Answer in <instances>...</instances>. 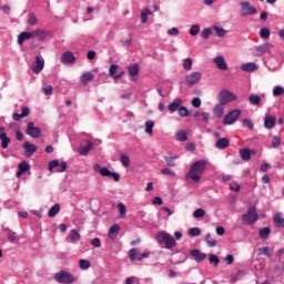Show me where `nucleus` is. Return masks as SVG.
I'll return each instance as SVG.
<instances>
[{
  "instance_id": "obj_1",
  "label": "nucleus",
  "mask_w": 284,
  "mask_h": 284,
  "mask_svg": "<svg viewBox=\"0 0 284 284\" xmlns=\"http://www.w3.org/2000/svg\"><path fill=\"white\" fill-rule=\"evenodd\" d=\"M207 170V161L200 160L192 164L190 171L186 174V181H192L193 183H200L203 172Z\"/></svg>"
},
{
  "instance_id": "obj_2",
  "label": "nucleus",
  "mask_w": 284,
  "mask_h": 284,
  "mask_svg": "<svg viewBox=\"0 0 284 284\" xmlns=\"http://www.w3.org/2000/svg\"><path fill=\"white\" fill-rule=\"evenodd\" d=\"M155 241L159 243V245H163L165 250H174V247H176V240H174L173 236L165 231L158 232Z\"/></svg>"
},
{
  "instance_id": "obj_3",
  "label": "nucleus",
  "mask_w": 284,
  "mask_h": 284,
  "mask_svg": "<svg viewBox=\"0 0 284 284\" xmlns=\"http://www.w3.org/2000/svg\"><path fill=\"white\" fill-rule=\"evenodd\" d=\"M203 79V73L201 71L191 72L185 77V84L187 88H194Z\"/></svg>"
},
{
  "instance_id": "obj_4",
  "label": "nucleus",
  "mask_w": 284,
  "mask_h": 284,
  "mask_svg": "<svg viewBox=\"0 0 284 284\" xmlns=\"http://www.w3.org/2000/svg\"><path fill=\"white\" fill-rule=\"evenodd\" d=\"M94 171L99 172L101 174V176H108L113 179V181L119 182L121 181V175L119 173H112L110 170H108V168L105 166H101L99 164H97L94 166Z\"/></svg>"
},
{
  "instance_id": "obj_5",
  "label": "nucleus",
  "mask_w": 284,
  "mask_h": 284,
  "mask_svg": "<svg viewBox=\"0 0 284 284\" xmlns=\"http://www.w3.org/2000/svg\"><path fill=\"white\" fill-rule=\"evenodd\" d=\"M241 116V110L235 109L231 112H229L224 118H223V124L224 125H233V123H236V120Z\"/></svg>"
},
{
  "instance_id": "obj_6",
  "label": "nucleus",
  "mask_w": 284,
  "mask_h": 284,
  "mask_svg": "<svg viewBox=\"0 0 284 284\" xmlns=\"http://www.w3.org/2000/svg\"><path fill=\"white\" fill-rule=\"evenodd\" d=\"M236 99V95L227 90H223L220 93V103L223 105H227V103H232Z\"/></svg>"
},
{
  "instance_id": "obj_7",
  "label": "nucleus",
  "mask_w": 284,
  "mask_h": 284,
  "mask_svg": "<svg viewBox=\"0 0 284 284\" xmlns=\"http://www.w3.org/2000/svg\"><path fill=\"white\" fill-rule=\"evenodd\" d=\"M150 256V252H144L141 254L139 250L136 248H131L129 251V258L130 261H141L142 258H148Z\"/></svg>"
},
{
  "instance_id": "obj_8",
  "label": "nucleus",
  "mask_w": 284,
  "mask_h": 284,
  "mask_svg": "<svg viewBox=\"0 0 284 284\" xmlns=\"http://www.w3.org/2000/svg\"><path fill=\"white\" fill-rule=\"evenodd\" d=\"M68 164L65 162L59 163V160H53L49 163V172H65Z\"/></svg>"
},
{
  "instance_id": "obj_9",
  "label": "nucleus",
  "mask_w": 284,
  "mask_h": 284,
  "mask_svg": "<svg viewBox=\"0 0 284 284\" xmlns=\"http://www.w3.org/2000/svg\"><path fill=\"white\" fill-rule=\"evenodd\" d=\"M55 281H58V283H72L74 281V276H72V274L68 273V272H61L55 274Z\"/></svg>"
},
{
  "instance_id": "obj_10",
  "label": "nucleus",
  "mask_w": 284,
  "mask_h": 284,
  "mask_svg": "<svg viewBox=\"0 0 284 284\" xmlns=\"http://www.w3.org/2000/svg\"><path fill=\"white\" fill-rule=\"evenodd\" d=\"M27 134L32 139H39L41 136V129L34 126V123L29 122L27 128Z\"/></svg>"
},
{
  "instance_id": "obj_11",
  "label": "nucleus",
  "mask_w": 284,
  "mask_h": 284,
  "mask_svg": "<svg viewBox=\"0 0 284 284\" xmlns=\"http://www.w3.org/2000/svg\"><path fill=\"white\" fill-rule=\"evenodd\" d=\"M270 48H272V45L267 43L255 47L254 48L255 57H263V54H267V52H270Z\"/></svg>"
},
{
  "instance_id": "obj_12",
  "label": "nucleus",
  "mask_w": 284,
  "mask_h": 284,
  "mask_svg": "<svg viewBox=\"0 0 284 284\" xmlns=\"http://www.w3.org/2000/svg\"><path fill=\"white\" fill-rule=\"evenodd\" d=\"M223 114H225V104L220 102L213 108V116H215V119H223Z\"/></svg>"
},
{
  "instance_id": "obj_13",
  "label": "nucleus",
  "mask_w": 284,
  "mask_h": 284,
  "mask_svg": "<svg viewBox=\"0 0 284 284\" xmlns=\"http://www.w3.org/2000/svg\"><path fill=\"white\" fill-rule=\"evenodd\" d=\"M81 234L77 230H71L67 236V243H79Z\"/></svg>"
},
{
  "instance_id": "obj_14",
  "label": "nucleus",
  "mask_w": 284,
  "mask_h": 284,
  "mask_svg": "<svg viewBox=\"0 0 284 284\" xmlns=\"http://www.w3.org/2000/svg\"><path fill=\"white\" fill-rule=\"evenodd\" d=\"M23 149H24V156H32L34 152H37V144H32L30 142H24L23 143Z\"/></svg>"
},
{
  "instance_id": "obj_15",
  "label": "nucleus",
  "mask_w": 284,
  "mask_h": 284,
  "mask_svg": "<svg viewBox=\"0 0 284 284\" xmlns=\"http://www.w3.org/2000/svg\"><path fill=\"white\" fill-rule=\"evenodd\" d=\"M44 65H45V62L43 60H41V58L39 55H37L36 61L32 64V70H33V72L39 74V72H41V70H43Z\"/></svg>"
},
{
  "instance_id": "obj_16",
  "label": "nucleus",
  "mask_w": 284,
  "mask_h": 284,
  "mask_svg": "<svg viewBox=\"0 0 284 284\" xmlns=\"http://www.w3.org/2000/svg\"><path fill=\"white\" fill-rule=\"evenodd\" d=\"M276 125V118L273 115H265L264 118V126L266 130H272Z\"/></svg>"
},
{
  "instance_id": "obj_17",
  "label": "nucleus",
  "mask_w": 284,
  "mask_h": 284,
  "mask_svg": "<svg viewBox=\"0 0 284 284\" xmlns=\"http://www.w3.org/2000/svg\"><path fill=\"white\" fill-rule=\"evenodd\" d=\"M29 170H30V164H28V162L26 161H22L18 165V172H17L18 179H21V175L26 174V172H28Z\"/></svg>"
},
{
  "instance_id": "obj_18",
  "label": "nucleus",
  "mask_w": 284,
  "mask_h": 284,
  "mask_svg": "<svg viewBox=\"0 0 284 284\" xmlns=\"http://www.w3.org/2000/svg\"><path fill=\"white\" fill-rule=\"evenodd\" d=\"M191 256L194 257V261H196V263H201L202 261H205V258L207 257L205 253H201V251L199 250H192Z\"/></svg>"
},
{
  "instance_id": "obj_19",
  "label": "nucleus",
  "mask_w": 284,
  "mask_h": 284,
  "mask_svg": "<svg viewBox=\"0 0 284 284\" xmlns=\"http://www.w3.org/2000/svg\"><path fill=\"white\" fill-rule=\"evenodd\" d=\"M181 105H183V100H181L180 98H176L173 100V102L169 104L168 108L170 112H176V110H179Z\"/></svg>"
},
{
  "instance_id": "obj_20",
  "label": "nucleus",
  "mask_w": 284,
  "mask_h": 284,
  "mask_svg": "<svg viewBox=\"0 0 284 284\" xmlns=\"http://www.w3.org/2000/svg\"><path fill=\"white\" fill-rule=\"evenodd\" d=\"M34 38V33L32 32H21L18 37V43L19 45H23L24 41H28L29 39Z\"/></svg>"
},
{
  "instance_id": "obj_21",
  "label": "nucleus",
  "mask_w": 284,
  "mask_h": 284,
  "mask_svg": "<svg viewBox=\"0 0 284 284\" xmlns=\"http://www.w3.org/2000/svg\"><path fill=\"white\" fill-rule=\"evenodd\" d=\"M30 115V109L28 106H22V113H13L14 121H21V119H26V116Z\"/></svg>"
},
{
  "instance_id": "obj_22",
  "label": "nucleus",
  "mask_w": 284,
  "mask_h": 284,
  "mask_svg": "<svg viewBox=\"0 0 284 284\" xmlns=\"http://www.w3.org/2000/svg\"><path fill=\"white\" fill-rule=\"evenodd\" d=\"M116 70H119V65L112 64L109 69L110 77H113V79H121L123 74H125V72L122 71L119 74H116Z\"/></svg>"
},
{
  "instance_id": "obj_23",
  "label": "nucleus",
  "mask_w": 284,
  "mask_h": 284,
  "mask_svg": "<svg viewBox=\"0 0 284 284\" xmlns=\"http://www.w3.org/2000/svg\"><path fill=\"white\" fill-rule=\"evenodd\" d=\"M214 63L219 68V70H227V62H225V59L223 57H216L214 59Z\"/></svg>"
},
{
  "instance_id": "obj_24",
  "label": "nucleus",
  "mask_w": 284,
  "mask_h": 284,
  "mask_svg": "<svg viewBox=\"0 0 284 284\" xmlns=\"http://www.w3.org/2000/svg\"><path fill=\"white\" fill-rule=\"evenodd\" d=\"M215 148H217V150H225V148H230V140H227L226 138L217 140L215 142Z\"/></svg>"
},
{
  "instance_id": "obj_25",
  "label": "nucleus",
  "mask_w": 284,
  "mask_h": 284,
  "mask_svg": "<svg viewBox=\"0 0 284 284\" xmlns=\"http://www.w3.org/2000/svg\"><path fill=\"white\" fill-rule=\"evenodd\" d=\"M120 230H121V227L119 226V224L112 225L109 230V239H111V241H114V239H116Z\"/></svg>"
},
{
  "instance_id": "obj_26",
  "label": "nucleus",
  "mask_w": 284,
  "mask_h": 284,
  "mask_svg": "<svg viewBox=\"0 0 284 284\" xmlns=\"http://www.w3.org/2000/svg\"><path fill=\"white\" fill-rule=\"evenodd\" d=\"M272 248L268 246L261 247L257 250L258 256H266L267 258H272Z\"/></svg>"
},
{
  "instance_id": "obj_27",
  "label": "nucleus",
  "mask_w": 284,
  "mask_h": 284,
  "mask_svg": "<svg viewBox=\"0 0 284 284\" xmlns=\"http://www.w3.org/2000/svg\"><path fill=\"white\" fill-rule=\"evenodd\" d=\"M93 80H94V74H92L91 72H85L81 77V83H83V85H88V83H90V81H93Z\"/></svg>"
},
{
  "instance_id": "obj_28",
  "label": "nucleus",
  "mask_w": 284,
  "mask_h": 284,
  "mask_svg": "<svg viewBox=\"0 0 284 284\" xmlns=\"http://www.w3.org/2000/svg\"><path fill=\"white\" fill-rule=\"evenodd\" d=\"M276 227H284L283 213H276L273 219Z\"/></svg>"
},
{
  "instance_id": "obj_29",
  "label": "nucleus",
  "mask_w": 284,
  "mask_h": 284,
  "mask_svg": "<svg viewBox=\"0 0 284 284\" xmlns=\"http://www.w3.org/2000/svg\"><path fill=\"white\" fill-rule=\"evenodd\" d=\"M62 63H74V54L72 52H65L61 57Z\"/></svg>"
},
{
  "instance_id": "obj_30",
  "label": "nucleus",
  "mask_w": 284,
  "mask_h": 284,
  "mask_svg": "<svg viewBox=\"0 0 284 284\" xmlns=\"http://www.w3.org/2000/svg\"><path fill=\"white\" fill-rule=\"evenodd\" d=\"M260 239L267 240L270 239V234H272V229L263 227L258 231Z\"/></svg>"
},
{
  "instance_id": "obj_31",
  "label": "nucleus",
  "mask_w": 284,
  "mask_h": 284,
  "mask_svg": "<svg viewBox=\"0 0 284 284\" xmlns=\"http://www.w3.org/2000/svg\"><path fill=\"white\" fill-rule=\"evenodd\" d=\"M258 221V213H256V207H250V223H256Z\"/></svg>"
},
{
  "instance_id": "obj_32",
  "label": "nucleus",
  "mask_w": 284,
  "mask_h": 284,
  "mask_svg": "<svg viewBox=\"0 0 284 284\" xmlns=\"http://www.w3.org/2000/svg\"><path fill=\"white\" fill-rule=\"evenodd\" d=\"M90 150H92V142H88L85 146H81L79 152L80 154H82L83 156L88 155V153L90 152Z\"/></svg>"
},
{
  "instance_id": "obj_33",
  "label": "nucleus",
  "mask_w": 284,
  "mask_h": 284,
  "mask_svg": "<svg viewBox=\"0 0 284 284\" xmlns=\"http://www.w3.org/2000/svg\"><path fill=\"white\" fill-rule=\"evenodd\" d=\"M194 116L197 118V116H202V121L204 123H210V113L207 112H195L194 113Z\"/></svg>"
},
{
  "instance_id": "obj_34",
  "label": "nucleus",
  "mask_w": 284,
  "mask_h": 284,
  "mask_svg": "<svg viewBox=\"0 0 284 284\" xmlns=\"http://www.w3.org/2000/svg\"><path fill=\"white\" fill-rule=\"evenodd\" d=\"M128 70H129V74H131L132 77H136V74H139V64L133 63L129 65Z\"/></svg>"
},
{
  "instance_id": "obj_35",
  "label": "nucleus",
  "mask_w": 284,
  "mask_h": 284,
  "mask_svg": "<svg viewBox=\"0 0 284 284\" xmlns=\"http://www.w3.org/2000/svg\"><path fill=\"white\" fill-rule=\"evenodd\" d=\"M176 141H187V133L183 130H180L175 134Z\"/></svg>"
},
{
  "instance_id": "obj_36",
  "label": "nucleus",
  "mask_w": 284,
  "mask_h": 284,
  "mask_svg": "<svg viewBox=\"0 0 284 284\" xmlns=\"http://www.w3.org/2000/svg\"><path fill=\"white\" fill-rule=\"evenodd\" d=\"M59 212H61V206L59 204H55L49 210V216H57Z\"/></svg>"
},
{
  "instance_id": "obj_37",
  "label": "nucleus",
  "mask_w": 284,
  "mask_h": 284,
  "mask_svg": "<svg viewBox=\"0 0 284 284\" xmlns=\"http://www.w3.org/2000/svg\"><path fill=\"white\" fill-rule=\"evenodd\" d=\"M118 210L120 212V217L125 219V215L128 214V209L125 207V204L119 203L118 204Z\"/></svg>"
},
{
  "instance_id": "obj_38",
  "label": "nucleus",
  "mask_w": 284,
  "mask_h": 284,
  "mask_svg": "<svg viewBox=\"0 0 284 284\" xmlns=\"http://www.w3.org/2000/svg\"><path fill=\"white\" fill-rule=\"evenodd\" d=\"M250 103H252V105H261V97H258L257 94H251Z\"/></svg>"
},
{
  "instance_id": "obj_39",
  "label": "nucleus",
  "mask_w": 284,
  "mask_h": 284,
  "mask_svg": "<svg viewBox=\"0 0 284 284\" xmlns=\"http://www.w3.org/2000/svg\"><path fill=\"white\" fill-rule=\"evenodd\" d=\"M242 17H247L250 14V2H242Z\"/></svg>"
},
{
  "instance_id": "obj_40",
  "label": "nucleus",
  "mask_w": 284,
  "mask_h": 284,
  "mask_svg": "<svg viewBox=\"0 0 284 284\" xmlns=\"http://www.w3.org/2000/svg\"><path fill=\"white\" fill-rule=\"evenodd\" d=\"M33 37H37L40 41L45 37V31L43 29H38L36 31H32Z\"/></svg>"
},
{
  "instance_id": "obj_41",
  "label": "nucleus",
  "mask_w": 284,
  "mask_h": 284,
  "mask_svg": "<svg viewBox=\"0 0 284 284\" xmlns=\"http://www.w3.org/2000/svg\"><path fill=\"white\" fill-rule=\"evenodd\" d=\"M153 128H154V121L148 120V121L145 122V132H146V134L152 135V130H153Z\"/></svg>"
},
{
  "instance_id": "obj_42",
  "label": "nucleus",
  "mask_w": 284,
  "mask_h": 284,
  "mask_svg": "<svg viewBox=\"0 0 284 284\" xmlns=\"http://www.w3.org/2000/svg\"><path fill=\"white\" fill-rule=\"evenodd\" d=\"M150 14H152V11H150V9H144L141 13V21L142 23H148V17H150Z\"/></svg>"
},
{
  "instance_id": "obj_43",
  "label": "nucleus",
  "mask_w": 284,
  "mask_h": 284,
  "mask_svg": "<svg viewBox=\"0 0 284 284\" xmlns=\"http://www.w3.org/2000/svg\"><path fill=\"white\" fill-rule=\"evenodd\" d=\"M240 155L243 159V161H250V149L240 150Z\"/></svg>"
},
{
  "instance_id": "obj_44",
  "label": "nucleus",
  "mask_w": 284,
  "mask_h": 284,
  "mask_svg": "<svg viewBox=\"0 0 284 284\" xmlns=\"http://www.w3.org/2000/svg\"><path fill=\"white\" fill-rule=\"evenodd\" d=\"M90 261L88 260H80L79 261V267L80 270H90Z\"/></svg>"
},
{
  "instance_id": "obj_45",
  "label": "nucleus",
  "mask_w": 284,
  "mask_h": 284,
  "mask_svg": "<svg viewBox=\"0 0 284 284\" xmlns=\"http://www.w3.org/2000/svg\"><path fill=\"white\" fill-rule=\"evenodd\" d=\"M209 261L211 265H214L215 267L219 265V263H221V260H219V256H216L215 254H211L209 256Z\"/></svg>"
},
{
  "instance_id": "obj_46",
  "label": "nucleus",
  "mask_w": 284,
  "mask_h": 284,
  "mask_svg": "<svg viewBox=\"0 0 284 284\" xmlns=\"http://www.w3.org/2000/svg\"><path fill=\"white\" fill-rule=\"evenodd\" d=\"M282 94H284V88L281 87V85H276V87L273 89V95H274V97H282Z\"/></svg>"
},
{
  "instance_id": "obj_47",
  "label": "nucleus",
  "mask_w": 284,
  "mask_h": 284,
  "mask_svg": "<svg viewBox=\"0 0 284 284\" xmlns=\"http://www.w3.org/2000/svg\"><path fill=\"white\" fill-rule=\"evenodd\" d=\"M270 34H272V32L267 28H262L260 31L261 39H267Z\"/></svg>"
},
{
  "instance_id": "obj_48",
  "label": "nucleus",
  "mask_w": 284,
  "mask_h": 284,
  "mask_svg": "<svg viewBox=\"0 0 284 284\" xmlns=\"http://www.w3.org/2000/svg\"><path fill=\"white\" fill-rule=\"evenodd\" d=\"M194 219H203L205 216V210L203 209H197L193 212Z\"/></svg>"
},
{
  "instance_id": "obj_49",
  "label": "nucleus",
  "mask_w": 284,
  "mask_h": 284,
  "mask_svg": "<svg viewBox=\"0 0 284 284\" xmlns=\"http://www.w3.org/2000/svg\"><path fill=\"white\" fill-rule=\"evenodd\" d=\"M205 241H206L209 247H216V242H215L214 239H212V235H211V234H207V235L205 236Z\"/></svg>"
},
{
  "instance_id": "obj_50",
  "label": "nucleus",
  "mask_w": 284,
  "mask_h": 284,
  "mask_svg": "<svg viewBox=\"0 0 284 284\" xmlns=\"http://www.w3.org/2000/svg\"><path fill=\"white\" fill-rule=\"evenodd\" d=\"M179 116L185 118L187 114H190V111L185 106H180L178 109Z\"/></svg>"
},
{
  "instance_id": "obj_51",
  "label": "nucleus",
  "mask_w": 284,
  "mask_h": 284,
  "mask_svg": "<svg viewBox=\"0 0 284 284\" xmlns=\"http://www.w3.org/2000/svg\"><path fill=\"white\" fill-rule=\"evenodd\" d=\"M199 32H201V27H199V24H194L191 27L190 34L192 37H196V34H199Z\"/></svg>"
},
{
  "instance_id": "obj_52",
  "label": "nucleus",
  "mask_w": 284,
  "mask_h": 284,
  "mask_svg": "<svg viewBox=\"0 0 284 284\" xmlns=\"http://www.w3.org/2000/svg\"><path fill=\"white\" fill-rule=\"evenodd\" d=\"M120 161L124 168H130V156L121 155Z\"/></svg>"
},
{
  "instance_id": "obj_53",
  "label": "nucleus",
  "mask_w": 284,
  "mask_h": 284,
  "mask_svg": "<svg viewBox=\"0 0 284 284\" xmlns=\"http://www.w3.org/2000/svg\"><path fill=\"white\" fill-rule=\"evenodd\" d=\"M184 70H192V58H186L183 61Z\"/></svg>"
},
{
  "instance_id": "obj_54",
  "label": "nucleus",
  "mask_w": 284,
  "mask_h": 284,
  "mask_svg": "<svg viewBox=\"0 0 284 284\" xmlns=\"http://www.w3.org/2000/svg\"><path fill=\"white\" fill-rule=\"evenodd\" d=\"M189 235L190 236H201V229H199V227L190 229Z\"/></svg>"
},
{
  "instance_id": "obj_55",
  "label": "nucleus",
  "mask_w": 284,
  "mask_h": 284,
  "mask_svg": "<svg viewBox=\"0 0 284 284\" xmlns=\"http://www.w3.org/2000/svg\"><path fill=\"white\" fill-rule=\"evenodd\" d=\"M0 140L3 150H6V148H8V145L10 144V138H8V135H4V138H0Z\"/></svg>"
},
{
  "instance_id": "obj_56",
  "label": "nucleus",
  "mask_w": 284,
  "mask_h": 284,
  "mask_svg": "<svg viewBox=\"0 0 284 284\" xmlns=\"http://www.w3.org/2000/svg\"><path fill=\"white\" fill-rule=\"evenodd\" d=\"M281 145V138L280 136H273L272 139V146L273 148H278Z\"/></svg>"
},
{
  "instance_id": "obj_57",
  "label": "nucleus",
  "mask_w": 284,
  "mask_h": 284,
  "mask_svg": "<svg viewBox=\"0 0 284 284\" xmlns=\"http://www.w3.org/2000/svg\"><path fill=\"white\" fill-rule=\"evenodd\" d=\"M161 174H164V176H175L174 171H172L170 169H162Z\"/></svg>"
},
{
  "instance_id": "obj_58",
  "label": "nucleus",
  "mask_w": 284,
  "mask_h": 284,
  "mask_svg": "<svg viewBox=\"0 0 284 284\" xmlns=\"http://www.w3.org/2000/svg\"><path fill=\"white\" fill-rule=\"evenodd\" d=\"M242 221H243L244 225H250V211H247V212L242 216Z\"/></svg>"
},
{
  "instance_id": "obj_59",
  "label": "nucleus",
  "mask_w": 284,
  "mask_h": 284,
  "mask_svg": "<svg viewBox=\"0 0 284 284\" xmlns=\"http://www.w3.org/2000/svg\"><path fill=\"white\" fill-rule=\"evenodd\" d=\"M43 92L47 97H50L52 94V85L43 87Z\"/></svg>"
},
{
  "instance_id": "obj_60",
  "label": "nucleus",
  "mask_w": 284,
  "mask_h": 284,
  "mask_svg": "<svg viewBox=\"0 0 284 284\" xmlns=\"http://www.w3.org/2000/svg\"><path fill=\"white\" fill-rule=\"evenodd\" d=\"M210 34H212V31L210 29H205L202 31L201 37L203 39H210Z\"/></svg>"
},
{
  "instance_id": "obj_61",
  "label": "nucleus",
  "mask_w": 284,
  "mask_h": 284,
  "mask_svg": "<svg viewBox=\"0 0 284 284\" xmlns=\"http://www.w3.org/2000/svg\"><path fill=\"white\" fill-rule=\"evenodd\" d=\"M191 103H192L193 108H201V99L200 98H194Z\"/></svg>"
},
{
  "instance_id": "obj_62",
  "label": "nucleus",
  "mask_w": 284,
  "mask_h": 284,
  "mask_svg": "<svg viewBox=\"0 0 284 284\" xmlns=\"http://www.w3.org/2000/svg\"><path fill=\"white\" fill-rule=\"evenodd\" d=\"M29 24L30 26H36V23H37V17L34 16V14H29Z\"/></svg>"
},
{
  "instance_id": "obj_63",
  "label": "nucleus",
  "mask_w": 284,
  "mask_h": 284,
  "mask_svg": "<svg viewBox=\"0 0 284 284\" xmlns=\"http://www.w3.org/2000/svg\"><path fill=\"white\" fill-rule=\"evenodd\" d=\"M168 34H170L171 37H176V34H179V29L171 28L168 30Z\"/></svg>"
},
{
  "instance_id": "obj_64",
  "label": "nucleus",
  "mask_w": 284,
  "mask_h": 284,
  "mask_svg": "<svg viewBox=\"0 0 284 284\" xmlns=\"http://www.w3.org/2000/svg\"><path fill=\"white\" fill-rule=\"evenodd\" d=\"M136 281H139V278H136L135 276H131L126 278L125 284H133L136 283Z\"/></svg>"
}]
</instances>
